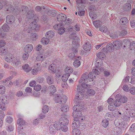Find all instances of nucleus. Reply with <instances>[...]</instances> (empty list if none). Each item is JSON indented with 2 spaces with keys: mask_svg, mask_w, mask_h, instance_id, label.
<instances>
[{
  "mask_svg": "<svg viewBox=\"0 0 135 135\" xmlns=\"http://www.w3.org/2000/svg\"><path fill=\"white\" fill-rule=\"evenodd\" d=\"M74 29L77 31H78L80 30V25L76 24L74 26Z\"/></svg>",
  "mask_w": 135,
  "mask_h": 135,
  "instance_id": "obj_63",
  "label": "nucleus"
},
{
  "mask_svg": "<svg viewBox=\"0 0 135 135\" xmlns=\"http://www.w3.org/2000/svg\"><path fill=\"white\" fill-rule=\"evenodd\" d=\"M114 123L117 127L113 131V133L114 135H121L122 133V129L125 128L126 124L122 120H115Z\"/></svg>",
  "mask_w": 135,
  "mask_h": 135,
  "instance_id": "obj_6",
  "label": "nucleus"
},
{
  "mask_svg": "<svg viewBox=\"0 0 135 135\" xmlns=\"http://www.w3.org/2000/svg\"><path fill=\"white\" fill-rule=\"evenodd\" d=\"M130 91L131 94H135V87H133L131 88Z\"/></svg>",
  "mask_w": 135,
  "mask_h": 135,
  "instance_id": "obj_64",
  "label": "nucleus"
},
{
  "mask_svg": "<svg viewBox=\"0 0 135 135\" xmlns=\"http://www.w3.org/2000/svg\"><path fill=\"white\" fill-rule=\"evenodd\" d=\"M33 49V46L31 44H28L25 46L24 50L26 53L30 52Z\"/></svg>",
  "mask_w": 135,
  "mask_h": 135,
  "instance_id": "obj_28",
  "label": "nucleus"
},
{
  "mask_svg": "<svg viewBox=\"0 0 135 135\" xmlns=\"http://www.w3.org/2000/svg\"><path fill=\"white\" fill-rule=\"evenodd\" d=\"M97 56L98 58L96 60L95 65V68L93 69L92 71L90 72L89 74L88 73H85L83 74L82 79H86L87 77L89 78L90 75H93V73L95 74L99 75L100 74L99 71H102L104 70V68L102 66V60L105 57V54L103 52H100L97 54Z\"/></svg>",
  "mask_w": 135,
  "mask_h": 135,
  "instance_id": "obj_3",
  "label": "nucleus"
},
{
  "mask_svg": "<svg viewBox=\"0 0 135 135\" xmlns=\"http://www.w3.org/2000/svg\"><path fill=\"white\" fill-rule=\"evenodd\" d=\"M73 129L71 133L73 135H79L80 132V130L76 128H73Z\"/></svg>",
  "mask_w": 135,
  "mask_h": 135,
  "instance_id": "obj_43",
  "label": "nucleus"
},
{
  "mask_svg": "<svg viewBox=\"0 0 135 135\" xmlns=\"http://www.w3.org/2000/svg\"><path fill=\"white\" fill-rule=\"evenodd\" d=\"M15 20V17L11 15H8L6 17V22L8 24L12 25L14 27H16L17 25H14Z\"/></svg>",
  "mask_w": 135,
  "mask_h": 135,
  "instance_id": "obj_18",
  "label": "nucleus"
},
{
  "mask_svg": "<svg viewBox=\"0 0 135 135\" xmlns=\"http://www.w3.org/2000/svg\"><path fill=\"white\" fill-rule=\"evenodd\" d=\"M129 130L131 132L135 131V123L133 124L129 128Z\"/></svg>",
  "mask_w": 135,
  "mask_h": 135,
  "instance_id": "obj_59",
  "label": "nucleus"
},
{
  "mask_svg": "<svg viewBox=\"0 0 135 135\" xmlns=\"http://www.w3.org/2000/svg\"><path fill=\"white\" fill-rule=\"evenodd\" d=\"M93 23L95 27L98 28L100 27L102 24V22L99 20L94 21Z\"/></svg>",
  "mask_w": 135,
  "mask_h": 135,
  "instance_id": "obj_38",
  "label": "nucleus"
},
{
  "mask_svg": "<svg viewBox=\"0 0 135 135\" xmlns=\"http://www.w3.org/2000/svg\"><path fill=\"white\" fill-rule=\"evenodd\" d=\"M56 65L55 64H51L49 66V70L52 73H54L56 71Z\"/></svg>",
  "mask_w": 135,
  "mask_h": 135,
  "instance_id": "obj_34",
  "label": "nucleus"
},
{
  "mask_svg": "<svg viewBox=\"0 0 135 135\" xmlns=\"http://www.w3.org/2000/svg\"><path fill=\"white\" fill-rule=\"evenodd\" d=\"M105 118L109 120H112L113 118V115L112 113H108L106 114L105 116Z\"/></svg>",
  "mask_w": 135,
  "mask_h": 135,
  "instance_id": "obj_39",
  "label": "nucleus"
},
{
  "mask_svg": "<svg viewBox=\"0 0 135 135\" xmlns=\"http://www.w3.org/2000/svg\"><path fill=\"white\" fill-rule=\"evenodd\" d=\"M49 42V40L48 38L43 37L41 40V42L43 44H47Z\"/></svg>",
  "mask_w": 135,
  "mask_h": 135,
  "instance_id": "obj_42",
  "label": "nucleus"
},
{
  "mask_svg": "<svg viewBox=\"0 0 135 135\" xmlns=\"http://www.w3.org/2000/svg\"><path fill=\"white\" fill-rule=\"evenodd\" d=\"M113 45H114L115 48L117 50L118 49L121 47L122 43V42L120 40H117L113 43Z\"/></svg>",
  "mask_w": 135,
  "mask_h": 135,
  "instance_id": "obj_24",
  "label": "nucleus"
},
{
  "mask_svg": "<svg viewBox=\"0 0 135 135\" xmlns=\"http://www.w3.org/2000/svg\"><path fill=\"white\" fill-rule=\"evenodd\" d=\"M27 24L25 27H23L18 33L15 35L14 38L17 40L21 39L23 37L30 36L32 41H35L37 38L38 35L35 33H31L30 32L33 31L37 27V25L36 21H33L28 26Z\"/></svg>",
  "mask_w": 135,
  "mask_h": 135,
  "instance_id": "obj_2",
  "label": "nucleus"
},
{
  "mask_svg": "<svg viewBox=\"0 0 135 135\" xmlns=\"http://www.w3.org/2000/svg\"><path fill=\"white\" fill-rule=\"evenodd\" d=\"M69 38L70 39L77 40V41H73V42L74 41H76L78 43V40H80L79 37L77 36V34L75 33H73L69 36Z\"/></svg>",
  "mask_w": 135,
  "mask_h": 135,
  "instance_id": "obj_32",
  "label": "nucleus"
},
{
  "mask_svg": "<svg viewBox=\"0 0 135 135\" xmlns=\"http://www.w3.org/2000/svg\"><path fill=\"white\" fill-rule=\"evenodd\" d=\"M5 45V42L4 40H0V48L3 47Z\"/></svg>",
  "mask_w": 135,
  "mask_h": 135,
  "instance_id": "obj_62",
  "label": "nucleus"
},
{
  "mask_svg": "<svg viewBox=\"0 0 135 135\" xmlns=\"http://www.w3.org/2000/svg\"><path fill=\"white\" fill-rule=\"evenodd\" d=\"M116 106L114 105V103H111L108 106V109L110 111H113V113L114 115V117H116L121 116L122 112L120 110L118 109H115Z\"/></svg>",
  "mask_w": 135,
  "mask_h": 135,
  "instance_id": "obj_12",
  "label": "nucleus"
},
{
  "mask_svg": "<svg viewBox=\"0 0 135 135\" xmlns=\"http://www.w3.org/2000/svg\"><path fill=\"white\" fill-rule=\"evenodd\" d=\"M124 42L125 43V45H127L128 44V45H130V49L131 50H133L135 49V41H133L131 43L127 39H125Z\"/></svg>",
  "mask_w": 135,
  "mask_h": 135,
  "instance_id": "obj_21",
  "label": "nucleus"
},
{
  "mask_svg": "<svg viewBox=\"0 0 135 135\" xmlns=\"http://www.w3.org/2000/svg\"><path fill=\"white\" fill-rule=\"evenodd\" d=\"M53 27L55 30L58 31V32L60 34H62L65 31V28L62 23L56 24Z\"/></svg>",
  "mask_w": 135,
  "mask_h": 135,
  "instance_id": "obj_16",
  "label": "nucleus"
},
{
  "mask_svg": "<svg viewBox=\"0 0 135 135\" xmlns=\"http://www.w3.org/2000/svg\"><path fill=\"white\" fill-rule=\"evenodd\" d=\"M78 104L74 105L73 108L74 111L72 113L73 116L74 117V119L81 122L85 119V117L82 115L81 111L85 108L84 105L83 104H80V103Z\"/></svg>",
  "mask_w": 135,
  "mask_h": 135,
  "instance_id": "obj_4",
  "label": "nucleus"
},
{
  "mask_svg": "<svg viewBox=\"0 0 135 135\" xmlns=\"http://www.w3.org/2000/svg\"><path fill=\"white\" fill-rule=\"evenodd\" d=\"M81 125L80 122L74 119L72 124L71 126L73 128H77L80 126Z\"/></svg>",
  "mask_w": 135,
  "mask_h": 135,
  "instance_id": "obj_25",
  "label": "nucleus"
},
{
  "mask_svg": "<svg viewBox=\"0 0 135 135\" xmlns=\"http://www.w3.org/2000/svg\"><path fill=\"white\" fill-rule=\"evenodd\" d=\"M115 99H118L121 101L123 103H124L127 101V98L125 96H122L121 94H117L115 96Z\"/></svg>",
  "mask_w": 135,
  "mask_h": 135,
  "instance_id": "obj_23",
  "label": "nucleus"
},
{
  "mask_svg": "<svg viewBox=\"0 0 135 135\" xmlns=\"http://www.w3.org/2000/svg\"><path fill=\"white\" fill-rule=\"evenodd\" d=\"M83 48L84 50L86 51H89L91 49V44L88 42H87L84 45Z\"/></svg>",
  "mask_w": 135,
  "mask_h": 135,
  "instance_id": "obj_30",
  "label": "nucleus"
},
{
  "mask_svg": "<svg viewBox=\"0 0 135 135\" xmlns=\"http://www.w3.org/2000/svg\"><path fill=\"white\" fill-rule=\"evenodd\" d=\"M7 102H1L0 103V108L3 110H5L6 108L5 107V104Z\"/></svg>",
  "mask_w": 135,
  "mask_h": 135,
  "instance_id": "obj_51",
  "label": "nucleus"
},
{
  "mask_svg": "<svg viewBox=\"0 0 135 135\" xmlns=\"http://www.w3.org/2000/svg\"><path fill=\"white\" fill-rule=\"evenodd\" d=\"M68 123L69 120L66 118L62 117L60 118L58 121V126L60 127L59 130L61 129L63 131H67L68 128L66 125Z\"/></svg>",
  "mask_w": 135,
  "mask_h": 135,
  "instance_id": "obj_8",
  "label": "nucleus"
},
{
  "mask_svg": "<svg viewBox=\"0 0 135 135\" xmlns=\"http://www.w3.org/2000/svg\"><path fill=\"white\" fill-rule=\"evenodd\" d=\"M55 100L56 103H60L57 105L58 108L61 107L60 109L61 111L63 112H66L68 110V105L64 104L66 103L67 100V97L66 96L62 95L60 96V95H58L55 97Z\"/></svg>",
  "mask_w": 135,
  "mask_h": 135,
  "instance_id": "obj_5",
  "label": "nucleus"
},
{
  "mask_svg": "<svg viewBox=\"0 0 135 135\" xmlns=\"http://www.w3.org/2000/svg\"><path fill=\"white\" fill-rule=\"evenodd\" d=\"M124 110L130 112L131 116L135 118V107H133L130 104H124Z\"/></svg>",
  "mask_w": 135,
  "mask_h": 135,
  "instance_id": "obj_13",
  "label": "nucleus"
},
{
  "mask_svg": "<svg viewBox=\"0 0 135 135\" xmlns=\"http://www.w3.org/2000/svg\"><path fill=\"white\" fill-rule=\"evenodd\" d=\"M49 109V107L47 105H45L42 108V112L46 114L47 113Z\"/></svg>",
  "mask_w": 135,
  "mask_h": 135,
  "instance_id": "obj_46",
  "label": "nucleus"
},
{
  "mask_svg": "<svg viewBox=\"0 0 135 135\" xmlns=\"http://www.w3.org/2000/svg\"><path fill=\"white\" fill-rule=\"evenodd\" d=\"M5 87L2 85H0V94H3L5 92Z\"/></svg>",
  "mask_w": 135,
  "mask_h": 135,
  "instance_id": "obj_53",
  "label": "nucleus"
},
{
  "mask_svg": "<svg viewBox=\"0 0 135 135\" xmlns=\"http://www.w3.org/2000/svg\"><path fill=\"white\" fill-rule=\"evenodd\" d=\"M41 18L43 21H44V22H42L43 23H46L47 21L46 16V15H43L42 16Z\"/></svg>",
  "mask_w": 135,
  "mask_h": 135,
  "instance_id": "obj_60",
  "label": "nucleus"
},
{
  "mask_svg": "<svg viewBox=\"0 0 135 135\" xmlns=\"http://www.w3.org/2000/svg\"><path fill=\"white\" fill-rule=\"evenodd\" d=\"M28 56L29 55L28 53H24L23 55L22 58L24 60H27L28 58Z\"/></svg>",
  "mask_w": 135,
  "mask_h": 135,
  "instance_id": "obj_61",
  "label": "nucleus"
},
{
  "mask_svg": "<svg viewBox=\"0 0 135 135\" xmlns=\"http://www.w3.org/2000/svg\"><path fill=\"white\" fill-rule=\"evenodd\" d=\"M59 127L58 126V121H57L56 123H52L49 127V130L50 133L52 134H54L56 131L59 130Z\"/></svg>",
  "mask_w": 135,
  "mask_h": 135,
  "instance_id": "obj_15",
  "label": "nucleus"
},
{
  "mask_svg": "<svg viewBox=\"0 0 135 135\" xmlns=\"http://www.w3.org/2000/svg\"><path fill=\"white\" fill-rule=\"evenodd\" d=\"M14 129V128L13 126L12 125L8 126L7 128V131L9 132L12 131Z\"/></svg>",
  "mask_w": 135,
  "mask_h": 135,
  "instance_id": "obj_55",
  "label": "nucleus"
},
{
  "mask_svg": "<svg viewBox=\"0 0 135 135\" xmlns=\"http://www.w3.org/2000/svg\"><path fill=\"white\" fill-rule=\"evenodd\" d=\"M47 83L49 84H51L54 82V78L51 76H49L46 78Z\"/></svg>",
  "mask_w": 135,
  "mask_h": 135,
  "instance_id": "obj_35",
  "label": "nucleus"
},
{
  "mask_svg": "<svg viewBox=\"0 0 135 135\" xmlns=\"http://www.w3.org/2000/svg\"><path fill=\"white\" fill-rule=\"evenodd\" d=\"M55 35L54 32L52 31H50L46 32V36L48 39L52 38L54 37Z\"/></svg>",
  "mask_w": 135,
  "mask_h": 135,
  "instance_id": "obj_31",
  "label": "nucleus"
},
{
  "mask_svg": "<svg viewBox=\"0 0 135 135\" xmlns=\"http://www.w3.org/2000/svg\"><path fill=\"white\" fill-rule=\"evenodd\" d=\"M128 22V20L125 17H123L122 18L120 21V23L122 25H125Z\"/></svg>",
  "mask_w": 135,
  "mask_h": 135,
  "instance_id": "obj_41",
  "label": "nucleus"
},
{
  "mask_svg": "<svg viewBox=\"0 0 135 135\" xmlns=\"http://www.w3.org/2000/svg\"><path fill=\"white\" fill-rule=\"evenodd\" d=\"M86 1H76L77 7L78 9V14L80 16H81L84 15L85 13V4L84 3Z\"/></svg>",
  "mask_w": 135,
  "mask_h": 135,
  "instance_id": "obj_9",
  "label": "nucleus"
},
{
  "mask_svg": "<svg viewBox=\"0 0 135 135\" xmlns=\"http://www.w3.org/2000/svg\"><path fill=\"white\" fill-rule=\"evenodd\" d=\"M81 59L80 56H78L77 57H76L75 59V60L73 62V65L75 67H78L80 65V62L79 60Z\"/></svg>",
  "mask_w": 135,
  "mask_h": 135,
  "instance_id": "obj_26",
  "label": "nucleus"
},
{
  "mask_svg": "<svg viewBox=\"0 0 135 135\" xmlns=\"http://www.w3.org/2000/svg\"><path fill=\"white\" fill-rule=\"evenodd\" d=\"M122 85V86H123V89L124 90L126 91H129V89L127 85L126 84H124L123 85Z\"/></svg>",
  "mask_w": 135,
  "mask_h": 135,
  "instance_id": "obj_56",
  "label": "nucleus"
},
{
  "mask_svg": "<svg viewBox=\"0 0 135 135\" xmlns=\"http://www.w3.org/2000/svg\"><path fill=\"white\" fill-rule=\"evenodd\" d=\"M34 89L36 91H40L41 89V86L40 85L38 84L34 86Z\"/></svg>",
  "mask_w": 135,
  "mask_h": 135,
  "instance_id": "obj_57",
  "label": "nucleus"
},
{
  "mask_svg": "<svg viewBox=\"0 0 135 135\" xmlns=\"http://www.w3.org/2000/svg\"><path fill=\"white\" fill-rule=\"evenodd\" d=\"M70 75V74H69V73L65 74V75H64L62 77V80L64 82H66Z\"/></svg>",
  "mask_w": 135,
  "mask_h": 135,
  "instance_id": "obj_45",
  "label": "nucleus"
},
{
  "mask_svg": "<svg viewBox=\"0 0 135 135\" xmlns=\"http://www.w3.org/2000/svg\"><path fill=\"white\" fill-rule=\"evenodd\" d=\"M48 91L50 92L51 95L53 94L56 91V89L54 85L49 86L48 88Z\"/></svg>",
  "mask_w": 135,
  "mask_h": 135,
  "instance_id": "obj_29",
  "label": "nucleus"
},
{
  "mask_svg": "<svg viewBox=\"0 0 135 135\" xmlns=\"http://www.w3.org/2000/svg\"><path fill=\"white\" fill-rule=\"evenodd\" d=\"M123 8L125 11L130 10L131 8V6L130 3H128L124 5Z\"/></svg>",
  "mask_w": 135,
  "mask_h": 135,
  "instance_id": "obj_40",
  "label": "nucleus"
},
{
  "mask_svg": "<svg viewBox=\"0 0 135 135\" xmlns=\"http://www.w3.org/2000/svg\"><path fill=\"white\" fill-rule=\"evenodd\" d=\"M35 9L37 12H41L42 14L47 13L49 11L50 9L48 7L46 6L40 7L37 6L36 7Z\"/></svg>",
  "mask_w": 135,
  "mask_h": 135,
  "instance_id": "obj_17",
  "label": "nucleus"
},
{
  "mask_svg": "<svg viewBox=\"0 0 135 135\" xmlns=\"http://www.w3.org/2000/svg\"><path fill=\"white\" fill-rule=\"evenodd\" d=\"M102 124L105 128L107 127L109 124L108 120L107 119H104L102 122Z\"/></svg>",
  "mask_w": 135,
  "mask_h": 135,
  "instance_id": "obj_44",
  "label": "nucleus"
},
{
  "mask_svg": "<svg viewBox=\"0 0 135 135\" xmlns=\"http://www.w3.org/2000/svg\"><path fill=\"white\" fill-rule=\"evenodd\" d=\"M17 123L18 125H22L23 126L26 124L25 121L22 118L18 119L17 120Z\"/></svg>",
  "mask_w": 135,
  "mask_h": 135,
  "instance_id": "obj_37",
  "label": "nucleus"
},
{
  "mask_svg": "<svg viewBox=\"0 0 135 135\" xmlns=\"http://www.w3.org/2000/svg\"><path fill=\"white\" fill-rule=\"evenodd\" d=\"M116 100L114 102V105H115L116 107H118L120 105L121 103V101L119 99H115Z\"/></svg>",
  "mask_w": 135,
  "mask_h": 135,
  "instance_id": "obj_50",
  "label": "nucleus"
},
{
  "mask_svg": "<svg viewBox=\"0 0 135 135\" xmlns=\"http://www.w3.org/2000/svg\"><path fill=\"white\" fill-rule=\"evenodd\" d=\"M114 45L112 43L110 42L108 43L106 46V48H103V50L104 52L107 51L111 52L113 51L114 50Z\"/></svg>",
  "mask_w": 135,
  "mask_h": 135,
  "instance_id": "obj_20",
  "label": "nucleus"
},
{
  "mask_svg": "<svg viewBox=\"0 0 135 135\" xmlns=\"http://www.w3.org/2000/svg\"><path fill=\"white\" fill-rule=\"evenodd\" d=\"M7 50L6 49H3V48L0 49V55L1 56H4L7 53Z\"/></svg>",
  "mask_w": 135,
  "mask_h": 135,
  "instance_id": "obj_49",
  "label": "nucleus"
},
{
  "mask_svg": "<svg viewBox=\"0 0 135 135\" xmlns=\"http://www.w3.org/2000/svg\"><path fill=\"white\" fill-rule=\"evenodd\" d=\"M22 69L25 71L28 72L31 70L32 68L28 64H26L22 66Z\"/></svg>",
  "mask_w": 135,
  "mask_h": 135,
  "instance_id": "obj_33",
  "label": "nucleus"
},
{
  "mask_svg": "<svg viewBox=\"0 0 135 135\" xmlns=\"http://www.w3.org/2000/svg\"><path fill=\"white\" fill-rule=\"evenodd\" d=\"M97 75L93 73V75H90L89 78L87 77L86 79H84L85 80L81 79L83 75H82L81 79L79 81V83L81 85H79L77 88L78 92L76 94L75 99L76 103H80L79 100L83 99L86 90L87 93L89 95H93L95 94V91L94 90L89 89L87 90V89L95 84L93 79L96 78Z\"/></svg>",
  "mask_w": 135,
  "mask_h": 135,
  "instance_id": "obj_1",
  "label": "nucleus"
},
{
  "mask_svg": "<svg viewBox=\"0 0 135 135\" xmlns=\"http://www.w3.org/2000/svg\"><path fill=\"white\" fill-rule=\"evenodd\" d=\"M25 126H23L22 125H18L16 128V131H17L19 133L18 135H26L25 133L23 132L22 133V130L23 128Z\"/></svg>",
  "mask_w": 135,
  "mask_h": 135,
  "instance_id": "obj_27",
  "label": "nucleus"
},
{
  "mask_svg": "<svg viewBox=\"0 0 135 135\" xmlns=\"http://www.w3.org/2000/svg\"><path fill=\"white\" fill-rule=\"evenodd\" d=\"M124 106L123 107H122L121 109L122 110V111L123 112H124V113L123 116L122 117V119H122V120L124 122V123H125V122L124 121V120H125L126 121H128L130 120V112H127L126 110H124ZM121 120V119H117L116 120Z\"/></svg>",
  "mask_w": 135,
  "mask_h": 135,
  "instance_id": "obj_19",
  "label": "nucleus"
},
{
  "mask_svg": "<svg viewBox=\"0 0 135 135\" xmlns=\"http://www.w3.org/2000/svg\"><path fill=\"white\" fill-rule=\"evenodd\" d=\"M21 9L23 12V14L26 15L27 13V18L25 19V22L27 24V25H29V23L32 21L33 20H35L33 11L32 10H30L28 11V8L27 6H22Z\"/></svg>",
  "mask_w": 135,
  "mask_h": 135,
  "instance_id": "obj_7",
  "label": "nucleus"
},
{
  "mask_svg": "<svg viewBox=\"0 0 135 135\" xmlns=\"http://www.w3.org/2000/svg\"><path fill=\"white\" fill-rule=\"evenodd\" d=\"M0 2V10L2 8L3 6H4L6 9V12L7 13L12 12L14 11L15 9L13 8L11 4H7V1H1ZM2 20V18L0 16V22Z\"/></svg>",
  "mask_w": 135,
  "mask_h": 135,
  "instance_id": "obj_10",
  "label": "nucleus"
},
{
  "mask_svg": "<svg viewBox=\"0 0 135 135\" xmlns=\"http://www.w3.org/2000/svg\"><path fill=\"white\" fill-rule=\"evenodd\" d=\"M43 59V56L42 54L38 55L36 57V60L38 61H42Z\"/></svg>",
  "mask_w": 135,
  "mask_h": 135,
  "instance_id": "obj_58",
  "label": "nucleus"
},
{
  "mask_svg": "<svg viewBox=\"0 0 135 135\" xmlns=\"http://www.w3.org/2000/svg\"><path fill=\"white\" fill-rule=\"evenodd\" d=\"M2 28L4 31L7 32L9 31V28L8 25L5 24L2 26Z\"/></svg>",
  "mask_w": 135,
  "mask_h": 135,
  "instance_id": "obj_48",
  "label": "nucleus"
},
{
  "mask_svg": "<svg viewBox=\"0 0 135 135\" xmlns=\"http://www.w3.org/2000/svg\"><path fill=\"white\" fill-rule=\"evenodd\" d=\"M13 119L12 117L9 116H7L6 119V121L9 123H11L13 121Z\"/></svg>",
  "mask_w": 135,
  "mask_h": 135,
  "instance_id": "obj_54",
  "label": "nucleus"
},
{
  "mask_svg": "<svg viewBox=\"0 0 135 135\" xmlns=\"http://www.w3.org/2000/svg\"><path fill=\"white\" fill-rule=\"evenodd\" d=\"M5 59L8 62H11V65L17 66L20 63V60L19 59L14 57L13 55L11 54L5 56Z\"/></svg>",
  "mask_w": 135,
  "mask_h": 135,
  "instance_id": "obj_11",
  "label": "nucleus"
},
{
  "mask_svg": "<svg viewBox=\"0 0 135 135\" xmlns=\"http://www.w3.org/2000/svg\"><path fill=\"white\" fill-rule=\"evenodd\" d=\"M79 44L76 41H74L73 42V47L72 49V51L74 52L69 54V56L72 60L75 59V53H76L78 52L77 48Z\"/></svg>",
  "mask_w": 135,
  "mask_h": 135,
  "instance_id": "obj_14",
  "label": "nucleus"
},
{
  "mask_svg": "<svg viewBox=\"0 0 135 135\" xmlns=\"http://www.w3.org/2000/svg\"><path fill=\"white\" fill-rule=\"evenodd\" d=\"M73 71V69L71 67L67 66L65 70L66 74L69 73V74Z\"/></svg>",
  "mask_w": 135,
  "mask_h": 135,
  "instance_id": "obj_47",
  "label": "nucleus"
},
{
  "mask_svg": "<svg viewBox=\"0 0 135 135\" xmlns=\"http://www.w3.org/2000/svg\"><path fill=\"white\" fill-rule=\"evenodd\" d=\"M99 30L101 32L104 33L107 32V28L105 26H103L99 28Z\"/></svg>",
  "mask_w": 135,
  "mask_h": 135,
  "instance_id": "obj_52",
  "label": "nucleus"
},
{
  "mask_svg": "<svg viewBox=\"0 0 135 135\" xmlns=\"http://www.w3.org/2000/svg\"><path fill=\"white\" fill-rule=\"evenodd\" d=\"M4 114L3 112L0 110V127H1L3 124V119L4 117Z\"/></svg>",
  "mask_w": 135,
  "mask_h": 135,
  "instance_id": "obj_36",
  "label": "nucleus"
},
{
  "mask_svg": "<svg viewBox=\"0 0 135 135\" xmlns=\"http://www.w3.org/2000/svg\"><path fill=\"white\" fill-rule=\"evenodd\" d=\"M66 16L63 13H60L58 15L57 17V19L59 22H65L66 20Z\"/></svg>",
  "mask_w": 135,
  "mask_h": 135,
  "instance_id": "obj_22",
  "label": "nucleus"
}]
</instances>
